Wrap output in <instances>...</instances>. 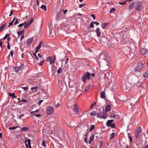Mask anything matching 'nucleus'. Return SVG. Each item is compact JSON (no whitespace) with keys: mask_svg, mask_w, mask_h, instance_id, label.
Listing matches in <instances>:
<instances>
[{"mask_svg":"<svg viewBox=\"0 0 148 148\" xmlns=\"http://www.w3.org/2000/svg\"><path fill=\"white\" fill-rule=\"evenodd\" d=\"M45 61V60H42L40 62V63H39V64L40 66H41L42 65L43 63Z\"/></svg>","mask_w":148,"mask_h":148,"instance_id":"44","label":"nucleus"},{"mask_svg":"<svg viewBox=\"0 0 148 148\" xmlns=\"http://www.w3.org/2000/svg\"><path fill=\"white\" fill-rule=\"evenodd\" d=\"M142 8V5L140 2H134L129 5V10H130L134 8L136 10L141 11Z\"/></svg>","mask_w":148,"mask_h":148,"instance_id":"2","label":"nucleus"},{"mask_svg":"<svg viewBox=\"0 0 148 148\" xmlns=\"http://www.w3.org/2000/svg\"><path fill=\"white\" fill-rule=\"evenodd\" d=\"M62 10H60L57 14V16L56 17V19L57 20L59 21L60 18L62 16Z\"/></svg>","mask_w":148,"mask_h":148,"instance_id":"8","label":"nucleus"},{"mask_svg":"<svg viewBox=\"0 0 148 148\" xmlns=\"http://www.w3.org/2000/svg\"><path fill=\"white\" fill-rule=\"evenodd\" d=\"M95 128V126L94 125H92L90 126V130H93Z\"/></svg>","mask_w":148,"mask_h":148,"instance_id":"43","label":"nucleus"},{"mask_svg":"<svg viewBox=\"0 0 148 148\" xmlns=\"http://www.w3.org/2000/svg\"><path fill=\"white\" fill-rule=\"evenodd\" d=\"M10 54L11 56L12 57L13 55V51L12 50H11V51L10 52Z\"/></svg>","mask_w":148,"mask_h":148,"instance_id":"52","label":"nucleus"},{"mask_svg":"<svg viewBox=\"0 0 148 148\" xmlns=\"http://www.w3.org/2000/svg\"><path fill=\"white\" fill-rule=\"evenodd\" d=\"M33 40V38H29L27 40V42H26L27 45H30L31 44Z\"/></svg>","mask_w":148,"mask_h":148,"instance_id":"10","label":"nucleus"},{"mask_svg":"<svg viewBox=\"0 0 148 148\" xmlns=\"http://www.w3.org/2000/svg\"><path fill=\"white\" fill-rule=\"evenodd\" d=\"M58 84L61 91H62L65 89L66 85L64 80L59 81Z\"/></svg>","mask_w":148,"mask_h":148,"instance_id":"5","label":"nucleus"},{"mask_svg":"<svg viewBox=\"0 0 148 148\" xmlns=\"http://www.w3.org/2000/svg\"><path fill=\"white\" fill-rule=\"evenodd\" d=\"M99 58L101 61L103 60L104 63L108 65L106 63H108L110 61V56L107 52L105 51H102L100 54L99 56Z\"/></svg>","mask_w":148,"mask_h":148,"instance_id":"1","label":"nucleus"},{"mask_svg":"<svg viewBox=\"0 0 148 148\" xmlns=\"http://www.w3.org/2000/svg\"><path fill=\"white\" fill-rule=\"evenodd\" d=\"M47 113L48 115H51L54 111V109L51 106L48 107L47 109Z\"/></svg>","mask_w":148,"mask_h":148,"instance_id":"7","label":"nucleus"},{"mask_svg":"<svg viewBox=\"0 0 148 148\" xmlns=\"http://www.w3.org/2000/svg\"><path fill=\"white\" fill-rule=\"evenodd\" d=\"M7 25V24L4 23L2 25V26L0 27V32H1L4 28Z\"/></svg>","mask_w":148,"mask_h":148,"instance_id":"16","label":"nucleus"},{"mask_svg":"<svg viewBox=\"0 0 148 148\" xmlns=\"http://www.w3.org/2000/svg\"><path fill=\"white\" fill-rule=\"evenodd\" d=\"M67 107L69 109V112L71 115L77 114L78 112V107L75 104L73 105L69 104L67 105Z\"/></svg>","mask_w":148,"mask_h":148,"instance_id":"3","label":"nucleus"},{"mask_svg":"<svg viewBox=\"0 0 148 148\" xmlns=\"http://www.w3.org/2000/svg\"><path fill=\"white\" fill-rule=\"evenodd\" d=\"M28 128L26 127H23L22 128V130L23 131H27L28 130Z\"/></svg>","mask_w":148,"mask_h":148,"instance_id":"33","label":"nucleus"},{"mask_svg":"<svg viewBox=\"0 0 148 148\" xmlns=\"http://www.w3.org/2000/svg\"><path fill=\"white\" fill-rule=\"evenodd\" d=\"M111 109L110 106L109 105H107L106 108V111L107 112L110 111Z\"/></svg>","mask_w":148,"mask_h":148,"instance_id":"14","label":"nucleus"},{"mask_svg":"<svg viewBox=\"0 0 148 148\" xmlns=\"http://www.w3.org/2000/svg\"><path fill=\"white\" fill-rule=\"evenodd\" d=\"M119 4H120L121 5H124L126 3V1H125L123 2H121L119 1Z\"/></svg>","mask_w":148,"mask_h":148,"instance_id":"39","label":"nucleus"},{"mask_svg":"<svg viewBox=\"0 0 148 148\" xmlns=\"http://www.w3.org/2000/svg\"><path fill=\"white\" fill-rule=\"evenodd\" d=\"M56 58L55 57L54 58L51 59L50 63L53 64L55 62Z\"/></svg>","mask_w":148,"mask_h":148,"instance_id":"31","label":"nucleus"},{"mask_svg":"<svg viewBox=\"0 0 148 148\" xmlns=\"http://www.w3.org/2000/svg\"><path fill=\"white\" fill-rule=\"evenodd\" d=\"M18 127V126L13 127H9V129L10 130H14V129H16V128Z\"/></svg>","mask_w":148,"mask_h":148,"instance_id":"38","label":"nucleus"},{"mask_svg":"<svg viewBox=\"0 0 148 148\" xmlns=\"http://www.w3.org/2000/svg\"><path fill=\"white\" fill-rule=\"evenodd\" d=\"M115 124L113 123H112L111 125H110V127H111L113 128H115Z\"/></svg>","mask_w":148,"mask_h":148,"instance_id":"42","label":"nucleus"},{"mask_svg":"<svg viewBox=\"0 0 148 148\" xmlns=\"http://www.w3.org/2000/svg\"><path fill=\"white\" fill-rule=\"evenodd\" d=\"M142 84V83L141 82L139 81L137 82L135 84V86H137L138 87H139L141 86Z\"/></svg>","mask_w":148,"mask_h":148,"instance_id":"20","label":"nucleus"},{"mask_svg":"<svg viewBox=\"0 0 148 148\" xmlns=\"http://www.w3.org/2000/svg\"><path fill=\"white\" fill-rule=\"evenodd\" d=\"M21 101L23 102H27V100L26 99H23L21 100H20V101H19L18 102H20Z\"/></svg>","mask_w":148,"mask_h":148,"instance_id":"41","label":"nucleus"},{"mask_svg":"<svg viewBox=\"0 0 148 148\" xmlns=\"http://www.w3.org/2000/svg\"><path fill=\"white\" fill-rule=\"evenodd\" d=\"M98 143L99 144V145H97V146L95 147V148H101L103 144V142H100L99 143Z\"/></svg>","mask_w":148,"mask_h":148,"instance_id":"19","label":"nucleus"},{"mask_svg":"<svg viewBox=\"0 0 148 148\" xmlns=\"http://www.w3.org/2000/svg\"><path fill=\"white\" fill-rule=\"evenodd\" d=\"M96 104V103L95 102L93 103L90 106V108H91L94 105H95Z\"/></svg>","mask_w":148,"mask_h":148,"instance_id":"49","label":"nucleus"},{"mask_svg":"<svg viewBox=\"0 0 148 148\" xmlns=\"http://www.w3.org/2000/svg\"><path fill=\"white\" fill-rule=\"evenodd\" d=\"M98 113H97L96 111H92V112L90 113V115L91 116H96L97 114H98Z\"/></svg>","mask_w":148,"mask_h":148,"instance_id":"26","label":"nucleus"},{"mask_svg":"<svg viewBox=\"0 0 148 148\" xmlns=\"http://www.w3.org/2000/svg\"><path fill=\"white\" fill-rule=\"evenodd\" d=\"M129 138H130V140L131 142H132V137L130 136H129Z\"/></svg>","mask_w":148,"mask_h":148,"instance_id":"58","label":"nucleus"},{"mask_svg":"<svg viewBox=\"0 0 148 148\" xmlns=\"http://www.w3.org/2000/svg\"><path fill=\"white\" fill-rule=\"evenodd\" d=\"M62 71V68L60 67L58 70L57 71V73L60 74Z\"/></svg>","mask_w":148,"mask_h":148,"instance_id":"36","label":"nucleus"},{"mask_svg":"<svg viewBox=\"0 0 148 148\" xmlns=\"http://www.w3.org/2000/svg\"><path fill=\"white\" fill-rule=\"evenodd\" d=\"M94 134L91 135L90 137V140H89V143L91 144V142L94 140Z\"/></svg>","mask_w":148,"mask_h":148,"instance_id":"17","label":"nucleus"},{"mask_svg":"<svg viewBox=\"0 0 148 148\" xmlns=\"http://www.w3.org/2000/svg\"><path fill=\"white\" fill-rule=\"evenodd\" d=\"M115 10V9L114 8H112L110 11V13H112L113 12H114Z\"/></svg>","mask_w":148,"mask_h":148,"instance_id":"47","label":"nucleus"},{"mask_svg":"<svg viewBox=\"0 0 148 148\" xmlns=\"http://www.w3.org/2000/svg\"><path fill=\"white\" fill-rule=\"evenodd\" d=\"M143 67V64L142 63H139L137 66L134 68V70L136 71H140Z\"/></svg>","mask_w":148,"mask_h":148,"instance_id":"6","label":"nucleus"},{"mask_svg":"<svg viewBox=\"0 0 148 148\" xmlns=\"http://www.w3.org/2000/svg\"><path fill=\"white\" fill-rule=\"evenodd\" d=\"M91 16L94 19H95V16L94 14H92L91 15Z\"/></svg>","mask_w":148,"mask_h":148,"instance_id":"63","label":"nucleus"},{"mask_svg":"<svg viewBox=\"0 0 148 148\" xmlns=\"http://www.w3.org/2000/svg\"><path fill=\"white\" fill-rule=\"evenodd\" d=\"M93 23H94V22H92H92L90 23V25H89V26H90L91 27H88V29H90L91 28H94V25H93Z\"/></svg>","mask_w":148,"mask_h":148,"instance_id":"35","label":"nucleus"},{"mask_svg":"<svg viewBox=\"0 0 148 148\" xmlns=\"http://www.w3.org/2000/svg\"><path fill=\"white\" fill-rule=\"evenodd\" d=\"M43 101V100H41L38 102V105L39 106L40 105L41 103Z\"/></svg>","mask_w":148,"mask_h":148,"instance_id":"51","label":"nucleus"},{"mask_svg":"<svg viewBox=\"0 0 148 148\" xmlns=\"http://www.w3.org/2000/svg\"><path fill=\"white\" fill-rule=\"evenodd\" d=\"M139 134H138L137 133V132L136 134L135 135V136L137 138H138L139 137Z\"/></svg>","mask_w":148,"mask_h":148,"instance_id":"62","label":"nucleus"},{"mask_svg":"<svg viewBox=\"0 0 148 148\" xmlns=\"http://www.w3.org/2000/svg\"><path fill=\"white\" fill-rule=\"evenodd\" d=\"M41 47V45H40V44H39V45L36 48L38 49H39Z\"/></svg>","mask_w":148,"mask_h":148,"instance_id":"61","label":"nucleus"},{"mask_svg":"<svg viewBox=\"0 0 148 148\" xmlns=\"http://www.w3.org/2000/svg\"><path fill=\"white\" fill-rule=\"evenodd\" d=\"M33 18H32V19H31V20L30 21H27L26 22V23L29 26V25H30L33 22Z\"/></svg>","mask_w":148,"mask_h":148,"instance_id":"30","label":"nucleus"},{"mask_svg":"<svg viewBox=\"0 0 148 148\" xmlns=\"http://www.w3.org/2000/svg\"><path fill=\"white\" fill-rule=\"evenodd\" d=\"M90 85H88L85 88V90L84 92H87L90 89Z\"/></svg>","mask_w":148,"mask_h":148,"instance_id":"22","label":"nucleus"},{"mask_svg":"<svg viewBox=\"0 0 148 148\" xmlns=\"http://www.w3.org/2000/svg\"><path fill=\"white\" fill-rule=\"evenodd\" d=\"M100 29L99 28H97L96 30V32L97 34V36L98 37H99L100 36L101 33L99 32Z\"/></svg>","mask_w":148,"mask_h":148,"instance_id":"18","label":"nucleus"},{"mask_svg":"<svg viewBox=\"0 0 148 148\" xmlns=\"http://www.w3.org/2000/svg\"><path fill=\"white\" fill-rule=\"evenodd\" d=\"M31 89L32 90L34 91V92H35L37 91V87H33L31 88Z\"/></svg>","mask_w":148,"mask_h":148,"instance_id":"34","label":"nucleus"},{"mask_svg":"<svg viewBox=\"0 0 148 148\" xmlns=\"http://www.w3.org/2000/svg\"><path fill=\"white\" fill-rule=\"evenodd\" d=\"M62 10L63 11L64 14H65L68 11V10H64V9H63Z\"/></svg>","mask_w":148,"mask_h":148,"instance_id":"54","label":"nucleus"},{"mask_svg":"<svg viewBox=\"0 0 148 148\" xmlns=\"http://www.w3.org/2000/svg\"><path fill=\"white\" fill-rule=\"evenodd\" d=\"M13 25V22L12 21L10 23L9 25L8 26V27H9L10 25Z\"/></svg>","mask_w":148,"mask_h":148,"instance_id":"60","label":"nucleus"},{"mask_svg":"<svg viewBox=\"0 0 148 148\" xmlns=\"http://www.w3.org/2000/svg\"><path fill=\"white\" fill-rule=\"evenodd\" d=\"M142 132V129L140 127H138L137 129L136 132L138 134H139L141 133Z\"/></svg>","mask_w":148,"mask_h":148,"instance_id":"27","label":"nucleus"},{"mask_svg":"<svg viewBox=\"0 0 148 148\" xmlns=\"http://www.w3.org/2000/svg\"><path fill=\"white\" fill-rule=\"evenodd\" d=\"M27 141L28 143V145L26 143L27 140H26L25 141V143L26 148H28L29 147V148H30V147H31V141L30 139H27Z\"/></svg>","mask_w":148,"mask_h":148,"instance_id":"9","label":"nucleus"},{"mask_svg":"<svg viewBox=\"0 0 148 148\" xmlns=\"http://www.w3.org/2000/svg\"><path fill=\"white\" fill-rule=\"evenodd\" d=\"M42 145L45 148H46V145L44 141H43L42 143Z\"/></svg>","mask_w":148,"mask_h":148,"instance_id":"37","label":"nucleus"},{"mask_svg":"<svg viewBox=\"0 0 148 148\" xmlns=\"http://www.w3.org/2000/svg\"><path fill=\"white\" fill-rule=\"evenodd\" d=\"M15 71L16 72H18L19 70V68L18 67L14 68Z\"/></svg>","mask_w":148,"mask_h":148,"instance_id":"46","label":"nucleus"},{"mask_svg":"<svg viewBox=\"0 0 148 148\" xmlns=\"http://www.w3.org/2000/svg\"><path fill=\"white\" fill-rule=\"evenodd\" d=\"M9 95L10 96L14 98H16V97L14 93H9Z\"/></svg>","mask_w":148,"mask_h":148,"instance_id":"32","label":"nucleus"},{"mask_svg":"<svg viewBox=\"0 0 148 148\" xmlns=\"http://www.w3.org/2000/svg\"><path fill=\"white\" fill-rule=\"evenodd\" d=\"M90 74L89 72H87L85 73L83 76L82 78V80L83 82H85L87 80H90Z\"/></svg>","mask_w":148,"mask_h":148,"instance_id":"4","label":"nucleus"},{"mask_svg":"<svg viewBox=\"0 0 148 148\" xmlns=\"http://www.w3.org/2000/svg\"><path fill=\"white\" fill-rule=\"evenodd\" d=\"M115 133H112L110 135V140H111L112 139L114 136Z\"/></svg>","mask_w":148,"mask_h":148,"instance_id":"29","label":"nucleus"},{"mask_svg":"<svg viewBox=\"0 0 148 148\" xmlns=\"http://www.w3.org/2000/svg\"><path fill=\"white\" fill-rule=\"evenodd\" d=\"M113 121L114 120H108L106 123V125L108 127H110V125H111L112 124V123L113 122Z\"/></svg>","mask_w":148,"mask_h":148,"instance_id":"12","label":"nucleus"},{"mask_svg":"<svg viewBox=\"0 0 148 148\" xmlns=\"http://www.w3.org/2000/svg\"><path fill=\"white\" fill-rule=\"evenodd\" d=\"M148 52V50L144 48H142L141 50V53L142 55H145Z\"/></svg>","mask_w":148,"mask_h":148,"instance_id":"11","label":"nucleus"},{"mask_svg":"<svg viewBox=\"0 0 148 148\" xmlns=\"http://www.w3.org/2000/svg\"><path fill=\"white\" fill-rule=\"evenodd\" d=\"M25 23V25H24V27L25 28H27V27H28V26H29L27 24V23H26V21H25V23Z\"/></svg>","mask_w":148,"mask_h":148,"instance_id":"45","label":"nucleus"},{"mask_svg":"<svg viewBox=\"0 0 148 148\" xmlns=\"http://www.w3.org/2000/svg\"><path fill=\"white\" fill-rule=\"evenodd\" d=\"M40 8L41 9H42L44 11H46L47 10L46 6L45 5H42L40 6Z\"/></svg>","mask_w":148,"mask_h":148,"instance_id":"21","label":"nucleus"},{"mask_svg":"<svg viewBox=\"0 0 148 148\" xmlns=\"http://www.w3.org/2000/svg\"><path fill=\"white\" fill-rule=\"evenodd\" d=\"M8 43V45L7 46V48L8 49H10V46L9 45V43L8 42H7Z\"/></svg>","mask_w":148,"mask_h":148,"instance_id":"55","label":"nucleus"},{"mask_svg":"<svg viewBox=\"0 0 148 148\" xmlns=\"http://www.w3.org/2000/svg\"><path fill=\"white\" fill-rule=\"evenodd\" d=\"M108 25V23H105L103 24L102 25V28L103 29H106V28L107 26Z\"/></svg>","mask_w":148,"mask_h":148,"instance_id":"23","label":"nucleus"},{"mask_svg":"<svg viewBox=\"0 0 148 148\" xmlns=\"http://www.w3.org/2000/svg\"><path fill=\"white\" fill-rule=\"evenodd\" d=\"M25 30L23 29L22 30L18 32V35H21L24 32Z\"/></svg>","mask_w":148,"mask_h":148,"instance_id":"28","label":"nucleus"},{"mask_svg":"<svg viewBox=\"0 0 148 148\" xmlns=\"http://www.w3.org/2000/svg\"><path fill=\"white\" fill-rule=\"evenodd\" d=\"M25 24V23H21L20 24H19V25H18V27H22L23 26V25Z\"/></svg>","mask_w":148,"mask_h":148,"instance_id":"59","label":"nucleus"},{"mask_svg":"<svg viewBox=\"0 0 148 148\" xmlns=\"http://www.w3.org/2000/svg\"><path fill=\"white\" fill-rule=\"evenodd\" d=\"M60 106V103H57L56 105H55V107H56V108H58Z\"/></svg>","mask_w":148,"mask_h":148,"instance_id":"56","label":"nucleus"},{"mask_svg":"<svg viewBox=\"0 0 148 148\" xmlns=\"http://www.w3.org/2000/svg\"><path fill=\"white\" fill-rule=\"evenodd\" d=\"M143 77H148V70L144 73Z\"/></svg>","mask_w":148,"mask_h":148,"instance_id":"25","label":"nucleus"},{"mask_svg":"<svg viewBox=\"0 0 148 148\" xmlns=\"http://www.w3.org/2000/svg\"><path fill=\"white\" fill-rule=\"evenodd\" d=\"M86 4H82L79 5V7L80 8H81L82 7H83L84 5H85Z\"/></svg>","mask_w":148,"mask_h":148,"instance_id":"53","label":"nucleus"},{"mask_svg":"<svg viewBox=\"0 0 148 148\" xmlns=\"http://www.w3.org/2000/svg\"><path fill=\"white\" fill-rule=\"evenodd\" d=\"M38 57L40 58V60H41L43 58L42 56H41L40 53H38Z\"/></svg>","mask_w":148,"mask_h":148,"instance_id":"40","label":"nucleus"},{"mask_svg":"<svg viewBox=\"0 0 148 148\" xmlns=\"http://www.w3.org/2000/svg\"><path fill=\"white\" fill-rule=\"evenodd\" d=\"M33 114L35 116L37 117H40L41 116V115L40 114Z\"/></svg>","mask_w":148,"mask_h":148,"instance_id":"50","label":"nucleus"},{"mask_svg":"<svg viewBox=\"0 0 148 148\" xmlns=\"http://www.w3.org/2000/svg\"><path fill=\"white\" fill-rule=\"evenodd\" d=\"M8 35H9L8 34L6 35L3 38V39H6L8 37Z\"/></svg>","mask_w":148,"mask_h":148,"instance_id":"64","label":"nucleus"},{"mask_svg":"<svg viewBox=\"0 0 148 148\" xmlns=\"http://www.w3.org/2000/svg\"><path fill=\"white\" fill-rule=\"evenodd\" d=\"M23 89H24V90H27L28 89H29V88L27 87V86H26V87H21Z\"/></svg>","mask_w":148,"mask_h":148,"instance_id":"48","label":"nucleus"},{"mask_svg":"<svg viewBox=\"0 0 148 148\" xmlns=\"http://www.w3.org/2000/svg\"><path fill=\"white\" fill-rule=\"evenodd\" d=\"M105 92L104 91H103L102 92H101V97L102 99H104L105 97Z\"/></svg>","mask_w":148,"mask_h":148,"instance_id":"15","label":"nucleus"},{"mask_svg":"<svg viewBox=\"0 0 148 148\" xmlns=\"http://www.w3.org/2000/svg\"><path fill=\"white\" fill-rule=\"evenodd\" d=\"M110 118H113L114 119L115 118L116 119H118L119 117V116L118 115L114 114H110Z\"/></svg>","mask_w":148,"mask_h":148,"instance_id":"13","label":"nucleus"},{"mask_svg":"<svg viewBox=\"0 0 148 148\" xmlns=\"http://www.w3.org/2000/svg\"><path fill=\"white\" fill-rule=\"evenodd\" d=\"M54 31L53 30H51L50 32V34L51 35H52V36H53V32Z\"/></svg>","mask_w":148,"mask_h":148,"instance_id":"57","label":"nucleus"},{"mask_svg":"<svg viewBox=\"0 0 148 148\" xmlns=\"http://www.w3.org/2000/svg\"><path fill=\"white\" fill-rule=\"evenodd\" d=\"M97 116L100 119L103 118V119H105L107 117V116H101L100 114H98L97 115Z\"/></svg>","mask_w":148,"mask_h":148,"instance_id":"24","label":"nucleus"}]
</instances>
